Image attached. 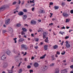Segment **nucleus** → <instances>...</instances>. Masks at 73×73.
I'll list each match as a JSON object with an SVG mask.
<instances>
[{
  "label": "nucleus",
  "instance_id": "59",
  "mask_svg": "<svg viewBox=\"0 0 73 73\" xmlns=\"http://www.w3.org/2000/svg\"><path fill=\"white\" fill-rule=\"evenodd\" d=\"M62 29H65V28L64 26L63 27H62L61 28Z\"/></svg>",
  "mask_w": 73,
  "mask_h": 73
},
{
  "label": "nucleus",
  "instance_id": "16",
  "mask_svg": "<svg viewBox=\"0 0 73 73\" xmlns=\"http://www.w3.org/2000/svg\"><path fill=\"white\" fill-rule=\"evenodd\" d=\"M31 24H36V22L35 21H32L31 22Z\"/></svg>",
  "mask_w": 73,
  "mask_h": 73
},
{
  "label": "nucleus",
  "instance_id": "41",
  "mask_svg": "<svg viewBox=\"0 0 73 73\" xmlns=\"http://www.w3.org/2000/svg\"><path fill=\"white\" fill-rule=\"evenodd\" d=\"M69 19H66V23H68V22H69Z\"/></svg>",
  "mask_w": 73,
  "mask_h": 73
},
{
  "label": "nucleus",
  "instance_id": "38",
  "mask_svg": "<svg viewBox=\"0 0 73 73\" xmlns=\"http://www.w3.org/2000/svg\"><path fill=\"white\" fill-rule=\"evenodd\" d=\"M70 13H71V14H73V9L70 10Z\"/></svg>",
  "mask_w": 73,
  "mask_h": 73
},
{
  "label": "nucleus",
  "instance_id": "42",
  "mask_svg": "<svg viewBox=\"0 0 73 73\" xmlns=\"http://www.w3.org/2000/svg\"><path fill=\"white\" fill-rule=\"evenodd\" d=\"M27 68H28V69H30V68H31V66H30V65H29L27 66Z\"/></svg>",
  "mask_w": 73,
  "mask_h": 73
},
{
  "label": "nucleus",
  "instance_id": "10",
  "mask_svg": "<svg viewBox=\"0 0 73 73\" xmlns=\"http://www.w3.org/2000/svg\"><path fill=\"white\" fill-rule=\"evenodd\" d=\"M6 7H5V6H3L2 7H1L0 8V11H3L4 9Z\"/></svg>",
  "mask_w": 73,
  "mask_h": 73
},
{
  "label": "nucleus",
  "instance_id": "19",
  "mask_svg": "<svg viewBox=\"0 0 73 73\" xmlns=\"http://www.w3.org/2000/svg\"><path fill=\"white\" fill-rule=\"evenodd\" d=\"M53 48L54 49H57L58 48V46L57 45H55L53 46Z\"/></svg>",
  "mask_w": 73,
  "mask_h": 73
},
{
  "label": "nucleus",
  "instance_id": "51",
  "mask_svg": "<svg viewBox=\"0 0 73 73\" xmlns=\"http://www.w3.org/2000/svg\"><path fill=\"white\" fill-rule=\"evenodd\" d=\"M65 5V3L62 2V5Z\"/></svg>",
  "mask_w": 73,
  "mask_h": 73
},
{
  "label": "nucleus",
  "instance_id": "63",
  "mask_svg": "<svg viewBox=\"0 0 73 73\" xmlns=\"http://www.w3.org/2000/svg\"><path fill=\"white\" fill-rule=\"evenodd\" d=\"M54 60V58L53 57H52V60Z\"/></svg>",
  "mask_w": 73,
  "mask_h": 73
},
{
  "label": "nucleus",
  "instance_id": "8",
  "mask_svg": "<svg viewBox=\"0 0 73 73\" xmlns=\"http://www.w3.org/2000/svg\"><path fill=\"white\" fill-rule=\"evenodd\" d=\"M63 15L64 17H68L69 15L66 13H63Z\"/></svg>",
  "mask_w": 73,
  "mask_h": 73
},
{
  "label": "nucleus",
  "instance_id": "2",
  "mask_svg": "<svg viewBox=\"0 0 73 73\" xmlns=\"http://www.w3.org/2000/svg\"><path fill=\"white\" fill-rule=\"evenodd\" d=\"M66 46L67 48H69L70 47V44L69 43L68 41H66L65 42Z\"/></svg>",
  "mask_w": 73,
  "mask_h": 73
},
{
  "label": "nucleus",
  "instance_id": "44",
  "mask_svg": "<svg viewBox=\"0 0 73 73\" xmlns=\"http://www.w3.org/2000/svg\"><path fill=\"white\" fill-rule=\"evenodd\" d=\"M70 68L71 69H73V65H72L71 66H70Z\"/></svg>",
  "mask_w": 73,
  "mask_h": 73
},
{
  "label": "nucleus",
  "instance_id": "22",
  "mask_svg": "<svg viewBox=\"0 0 73 73\" xmlns=\"http://www.w3.org/2000/svg\"><path fill=\"white\" fill-rule=\"evenodd\" d=\"M8 72L9 73H13V70L11 69V70H8Z\"/></svg>",
  "mask_w": 73,
  "mask_h": 73
},
{
  "label": "nucleus",
  "instance_id": "30",
  "mask_svg": "<svg viewBox=\"0 0 73 73\" xmlns=\"http://www.w3.org/2000/svg\"><path fill=\"white\" fill-rule=\"evenodd\" d=\"M22 72V69H20L18 73H21Z\"/></svg>",
  "mask_w": 73,
  "mask_h": 73
},
{
  "label": "nucleus",
  "instance_id": "21",
  "mask_svg": "<svg viewBox=\"0 0 73 73\" xmlns=\"http://www.w3.org/2000/svg\"><path fill=\"white\" fill-rule=\"evenodd\" d=\"M23 19H24V20H25L27 18V15H23Z\"/></svg>",
  "mask_w": 73,
  "mask_h": 73
},
{
  "label": "nucleus",
  "instance_id": "13",
  "mask_svg": "<svg viewBox=\"0 0 73 73\" xmlns=\"http://www.w3.org/2000/svg\"><path fill=\"white\" fill-rule=\"evenodd\" d=\"M6 53L7 55H8L9 56H10L11 53V51L9 50H7L6 51Z\"/></svg>",
  "mask_w": 73,
  "mask_h": 73
},
{
  "label": "nucleus",
  "instance_id": "48",
  "mask_svg": "<svg viewBox=\"0 0 73 73\" xmlns=\"http://www.w3.org/2000/svg\"><path fill=\"white\" fill-rule=\"evenodd\" d=\"M38 21L39 23L41 22V19H38Z\"/></svg>",
  "mask_w": 73,
  "mask_h": 73
},
{
  "label": "nucleus",
  "instance_id": "64",
  "mask_svg": "<svg viewBox=\"0 0 73 73\" xmlns=\"http://www.w3.org/2000/svg\"><path fill=\"white\" fill-rule=\"evenodd\" d=\"M18 36H19V38H21V36L20 35H19Z\"/></svg>",
  "mask_w": 73,
  "mask_h": 73
},
{
  "label": "nucleus",
  "instance_id": "20",
  "mask_svg": "<svg viewBox=\"0 0 73 73\" xmlns=\"http://www.w3.org/2000/svg\"><path fill=\"white\" fill-rule=\"evenodd\" d=\"M48 38L47 37L46 39L45 40V41L46 42H47V43H48V41H49V40L48 39Z\"/></svg>",
  "mask_w": 73,
  "mask_h": 73
},
{
  "label": "nucleus",
  "instance_id": "11",
  "mask_svg": "<svg viewBox=\"0 0 73 73\" xmlns=\"http://www.w3.org/2000/svg\"><path fill=\"white\" fill-rule=\"evenodd\" d=\"M43 38L44 39H45V38H46V36L47 35V33L46 32H44L43 33Z\"/></svg>",
  "mask_w": 73,
  "mask_h": 73
},
{
  "label": "nucleus",
  "instance_id": "28",
  "mask_svg": "<svg viewBox=\"0 0 73 73\" xmlns=\"http://www.w3.org/2000/svg\"><path fill=\"white\" fill-rule=\"evenodd\" d=\"M64 32H61V31H60L59 32V33L60 34H61V35H64Z\"/></svg>",
  "mask_w": 73,
  "mask_h": 73
},
{
  "label": "nucleus",
  "instance_id": "36",
  "mask_svg": "<svg viewBox=\"0 0 73 73\" xmlns=\"http://www.w3.org/2000/svg\"><path fill=\"white\" fill-rule=\"evenodd\" d=\"M34 66H35V67H37V63H35L34 64Z\"/></svg>",
  "mask_w": 73,
  "mask_h": 73
},
{
  "label": "nucleus",
  "instance_id": "14",
  "mask_svg": "<svg viewBox=\"0 0 73 73\" xmlns=\"http://www.w3.org/2000/svg\"><path fill=\"white\" fill-rule=\"evenodd\" d=\"M48 45H45L44 46V50H48Z\"/></svg>",
  "mask_w": 73,
  "mask_h": 73
},
{
  "label": "nucleus",
  "instance_id": "1",
  "mask_svg": "<svg viewBox=\"0 0 73 73\" xmlns=\"http://www.w3.org/2000/svg\"><path fill=\"white\" fill-rule=\"evenodd\" d=\"M21 48L22 49H23V48L26 50H27L28 49V47L27 46V45L23 44L21 45Z\"/></svg>",
  "mask_w": 73,
  "mask_h": 73
},
{
  "label": "nucleus",
  "instance_id": "17",
  "mask_svg": "<svg viewBox=\"0 0 73 73\" xmlns=\"http://www.w3.org/2000/svg\"><path fill=\"white\" fill-rule=\"evenodd\" d=\"M46 56V54H44V55H43L42 56H41L40 57V59H43V58H44L45 56Z\"/></svg>",
  "mask_w": 73,
  "mask_h": 73
},
{
  "label": "nucleus",
  "instance_id": "12",
  "mask_svg": "<svg viewBox=\"0 0 73 73\" xmlns=\"http://www.w3.org/2000/svg\"><path fill=\"white\" fill-rule=\"evenodd\" d=\"M45 11L43 10L40 9L39 11V13H45Z\"/></svg>",
  "mask_w": 73,
  "mask_h": 73
},
{
  "label": "nucleus",
  "instance_id": "45",
  "mask_svg": "<svg viewBox=\"0 0 73 73\" xmlns=\"http://www.w3.org/2000/svg\"><path fill=\"white\" fill-rule=\"evenodd\" d=\"M56 54H58L59 55V54H60V52L58 51H57L56 52Z\"/></svg>",
  "mask_w": 73,
  "mask_h": 73
},
{
  "label": "nucleus",
  "instance_id": "53",
  "mask_svg": "<svg viewBox=\"0 0 73 73\" xmlns=\"http://www.w3.org/2000/svg\"><path fill=\"white\" fill-rule=\"evenodd\" d=\"M53 3L52 2H50V5H53Z\"/></svg>",
  "mask_w": 73,
  "mask_h": 73
},
{
  "label": "nucleus",
  "instance_id": "6",
  "mask_svg": "<svg viewBox=\"0 0 73 73\" xmlns=\"http://www.w3.org/2000/svg\"><path fill=\"white\" fill-rule=\"evenodd\" d=\"M8 29L9 31V32L10 33H12L13 32V29L11 27H9L8 28Z\"/></svg>",
  "mask_w": 73,
  "mask_h": 73
},
{
  "label": "nucleus",
  "instance_id": "26",
  "mask_svg": "<svg viewBox=\"0 0 73 73\" xmlns=\"http://www.w3.org/2000/svg\"><path fill=\"white\" fill-rule=\"evenodd\" d=\"M35 1L34 0H33V1H30V3H35Z\"/></svg>",
  "mask_w": 73,
  "mask_h": 73
},
{
  "label": "nucleus",
  "instance_id": "34",
  "mask_svg": "<svg viewBox=\"0 0 73 73\" xmlns=\"http://www.w3.org/2000/svg\"><path fill=\"white\" fill-rule=\"evenodd\" d=\"M16 25H17V27H20V26H21V25L20 24H17Z\"/></svg>",
  "mask_w": 73,
  "mask_h": 73
},
{
  "label": "nucleus",
  "instance_id": "62",
  "mask_svg": "<svg viewBox=\"0 0 73 73\" xmlns=\"http://www.w3.org/2000/svg\"><path fill=\"white\" fill-rule=\"evenodd\" d=\"M20 61H23V58H20L19 59Z\"/></svg>",
  "mask_w": 73,
  "mask_h": 73
},
{
  "label": "nucleus",
  "instance_id": "15",
  "mask_svg": "<svg viewBox=\"0 0 73 73\" xmlns=\"http://www.w3.org/2000/svg\"><path fill=\"white\" fill-rule=\"evenodd\" d=\"M18 15L20 16H22L24 15V12L22 11H20L18 13Z\"/></svg>",
  "mask_w": 73,
  "mask_h": 73
},
{
  "label": "nucleus",
  "instance_id": "43",
  "mask_svg": "<svg viewBox=\"0 0 73 73\" xmlns=\"http://www.w3.org/2000/svg\"><path fill=\"white\" fill-rule=\"evenodd\" d=\"M25 34V33L24 32V31H22L21 33V34L22 35H24Z\"/></svg>",
  "mask_w": 73,
  "mask_h": 73
},
{
  "label": "nucleus",
  "instance_id": "55",
  "mask_svg": "<svg viewBox=\"0 0 73 73\" xmlns=\"http://www.w3.org/2000/svg\"><path fill=\"white\" fill-rule=\"evenodd\" d=\"M34 58H35V57H33V56H32L31 58V60H33Z\"/></svg>",
  "mask_w": 73,
  "mask_h": 73
},
{
  "label": "nucleus",
  "instance_id": "9",
  "mask_svg": "<svg viewBox=\"0 0 73 73\" xmlns=\"http://www.w3.org/2000/svg\"><path fill=\"white\" fill-rule=\"evenodd\" d=\"M15 60L17 62H19V58H18V56H15Z\"/></svg>",
  "mask_w": 73,
  "mask_h": 73
},
{
  "label": "nucleus",
  "instance_id": "3",
  "mask_svg": "<svg viewBox=\"0 0 73 73\" xmlns=\"http://www.w3.org/2000/svg\"><path fill=\"white\" fill-rule=\"evenodd\" d=\"M47 66H46L43 65L42 67L41 70L42 71H45L47 69Z\"/></svg>",
  "mask_w": 73,
  "mask_h": 73
},
{
  "label": "nucleus",
  "instance_id": "61",
  "mask_svg": "<svg viewBox=\"0 0 73 73\" xmlns=\"http://www.w3.org/2000/svg\"><path fill=\"white\" fill-rule=\"evenodd\" d=\"M29 31L30 32H32V30L30 29H29Z\"/></svg>",
  "mask_w": 73,
  "mask_h": 73
},
{
  "label": "nucleus",
  "instance_id": "35",
  "mask_svg": "<svg viewBox=\"0 0 73 73\" xmlns=\"http://www.w3.org/2000/svg\"><path fill=\"white\" fill-rule=\"evenodd\" d=\"M29 72L30 73H33V70H30Z\"/></svg>",
  "mask_w": 73,
  "mask_h": 73
},
{
  "label": "nucleus",
  "instance_id": "7",
  "mask_svg": "<svg viewBox=\"0 0 73 73\" xmlns=\"http://www.w3.org/2000/svg\"><path fill=\"white\" fill-rule=\"evenodd\" d=\"M6 58H7V56L5 55H3L1 58V59L2 60H5Z\"/></svg>",
  "mask_w": 73,
  "mask_h": 73
},
{
  "label": "nucleus",
  "instance_id": "52",
  "mask_svg": "<svg viewBox=\"0 0 73 73\" xmlns=\"http://www.w3.org/2000/svg\"><path fill=\"white\" fill-rule=\"evenodd\" d=\"M45 64H48V61L46 60L45 61Z\"/></svg>",
  "mask_w": 73,
  "mask_h": 73
},
{
  "label": "nucleus",
  "instance_id": "56",
  "mask_svg": "<svg viewBox=\"0 0 73 73\" xmlns=\"http://www.w3.org/2000/svg\"><path fill=\"white\" fill-rule=\"evenodd\" d=\"M3 27H4L5 28H7V26L5 25V24H4L3 25Z\"/></svg>",
  "mask_w": 73,
  "mask_h": 73
},
{
  "label": "nucleus",
  "instance_id": "49",
  "mask_svg": "<svg viewBox=\"0 0 73 73\" xmlns=\"http://www.w3.org/2000/svg\"><path fill=\"white\" fill-rule=\"evenodd\" d=\"M24 25L25 26V27H28V25L27 24H25Z\"/></svg>",
  "mask_w": 73,
  "mask_h": 73
},
{
  "label": "nucleus",
  "instance_id": "23",
  "mask_svg": "<svg viewBox=\"0 0 73 73\" xmlns=\"http://www.w3.org/2000/svg\"><path fill=\"white\" fill-rule=\"evenodd\" d=\"M29 3H27L25 5V7L26 8H29Z\"/></svg>",
  "mask_w": 73,
  "mask_h": 73
},
{
  "label": "nucleus",
  "instance_id": "40",
  "mask_svg": "<svg viewBox=\"0 0 73 73\" xmlns=\"http://www.w3.org/2000/svg\"><path fill=\"white\" fill-rule=\"evenodd\" d=\"M16 1H14L13 3V5H15L16 4Z\"/></svg>",
  "mask_w": 73,
  "mask_h": 73
},
{
  "label": "nucleus",
  "instance_id": "60",
  "mask_svg": "<svg viewBox=\"0 0 73 73\" xmlns=\"http://www.w3.org/2000/svg\"><path fill=\"white\" fill-rule=\"evenodd\" d=\"M53 25V23H51L50 24H49V25Z\"/></svg>",
  "mask_w": 73,
  "mask_h": 73
},
{
  "label": "nucleus",
  "instance_id": "27",
  "mask_svg": "<svg viewBox=\"0 0 73 73\" xmlns=\"http://www.w3.org/2000/svg\"><path fill=\"white\" fill-rule=\"evenodd\" d=\"M54 8H55V10L58 9L59 8V7L58 6H54Z\"/></svg>",
  "mask_w": 73,
  "mask_h": 73
},
{
  "label": "nucleus",
  "instance_id": "4",
  "mask_svg": "<svg viewBox=\"0 0 73 73\" xmlns=\"http://www.w3.org/2000/svg\"><path fill=\"white\" fill-rule=\"evenodd\" d=\"M5 23L6 25H8V24H10V19H9L7 20L6 21Z\"/></svg>",
  "mask_w": 73,
  "mask_h": 73
},
{
  "label": "nucleus",
  "instance_id": "37",
  "mask_svg": "<svg viewBox=\"0 0 73 73\" xmlns=\"http://www.w3.org/2000/svg\"><path fill=\"white\" fill-rule=\"evenodd\" d=\"M6 32L5 30H3L2 31L3 33H5Z\"/></svg>",
  "mask_w": 73,
  "mask_h": 73
},
{
  "label": "nucleus",
  "instance_id": "39",
  "mask_svg": "<svg viewBox=\"0 0 73 73\" xmlns=\"http://www.w3.org/2000/svg\"><path fill=\"white\" fill-rule=\"evenodd\" d=\"M25 3V1H23L21 3V5H23V4H24Z\"/></svg>",
  "mask_w": 73,
  "mask_h": 73
},
{
  "label": "nucleus",
  "instance_id": "50",
  "mask_svg": "<svg viewBox=\"0 0 73 73\" xmlns=\"http://www.w3.org/2000/svg\"><path fill=\"white\" fill-rule=\"evenodd\" d=\"M35 4H32L31 5V7H34V6H35Z\"/></svg>",
  "mask_w": 73,
  "mask_h": 73
},
{
  "label": "nucleus",
  "instance_id": "54",
  "mask_svg": "<svg viewBox=\"0 0 73 73\" xmlns=\"http://www.w3.org/2000/svg\"><path fill=\"white\" fill-rule=\"evenodd\" d=\"M64 41H62V43H60L61 45H63V43H64Z\"/></svg>",
  "mask_w": 73,
  "mask_h": 73
},
{
  "label": "nucleus",
  "instance_id": "18",
  "mask_svg": "<svg viewBox=\"0 0 73 73\" xmlns=\"http://www.w3.org/2000/svg\"><path fill=\"white\" fill-rule=\"evenodd\" d=\"M24 40V39L23 38H21L19 39V42H22V41H23Z\"/></svg>",
  "mask_w": 73,
  "mask_h": 73
},
{
  "label": "nucleus",
  "instance_id": "47",
  "mask_svg": "<svg viewBox=\"0 0 73 73\" xmlns=\"http://www.w3.org/2000/svg\"><path fill=\"white\" fill-rule=\"evenodd\" d=\"M68 38H69V36H66L65 37V39H68Z\"/></svg>",
  "mask_w": 73,
  "mask_h": 73
},
{
  "label": "nucleus",
  "instance_id": "57",
  "mask_svg": "<svg viewBox=\"0 0 73 73\" xmlns=\"http://www.w3.org/2000/svg\"><path fill=\"white\" fill-rule=\"evenodd\" d=\"M34 9H35V8L34 7H33L32 9V11H34Z\"/></svg>",
  "mask_w": 73,
  "mask_h": 73
},
{
  "label": "nucleus",
  "instance_id": "25",
  "mask_svg": "<svg viewBox=\"0 0 73 73\" xmlns=\"http://www.w3.org/2000/svg\"><path fill=\"white\" fill-rule=\"evenodd\" d=\"M22 30H23V31H24V32H26L27 31V29L24 28H22Z\"/></svg>",
  "mask_w": 73,
  "mask_h": 73
},
{
  "label": "nucleus",
  "instance_id": "58",
  "mask_svg": "<svg viewBox=\"0 0 73 73\" xmlns=\"http://www.w3.org/2000/svg\"><path fill=\"white\" fill-rule=\"evenodd\" d=\"M19 3H18V4H20V3H21V2L20 1V0H19Z\"/></svg>",
  "mask_w": 73,
  "mask_h": 73
},
{
  "label": "nucleus",
  "instance_id": "32",
  "mask_svg": "<svg viewBox=\"0 0 73 73\" xmlns=\"http://www.w3.org/2000/svg\"><path fill=\"white\" fill-rule=\"evenodd\" d=\"M65 52L64 51H63L62 52L61 54H62V55H64V54H65Z\"/></svg>",
  "mask_w": 73,
  "mask_h": 73
},
{
  "label": "nucleus",
  "instance_id": "5",
  "mask_svg": "<svg viewBox=\"0 0 73 73\" xmlns=\"http://www.w3.org/2000/svg\"><path fill=\"white\" fill-rule=\"evenodd\" d=\"M8 63L5 62L4 63V65L3 66L4 68H7V67L8 66Z\"/></svg>",
  "mask_w": 73,
  "mask_h": 73
},
{
  "label": "nucleus",
  "instance_id": "24",
  "mask_svg": "<svg viewBox=\"0 0 73 73\" xmlns=\"http://www.w3.org/2000/svg\"><path fill=\"white\" fill-rule=\"evenodd\" d=\"M43 31V29H42L40 28L39 29V30L38 31V32H41V31Z\"/></svg>",
  "mask_w": 73,
  "mask_h": 73
},
{
  "label": "nucleus",
  "instance_id": "29",
  "mask_svg": "<svg viewBox=\"0 0 73 73\" xmlns=\"http://www.w3.org/2000/svg\"><path fill=\"white\" fill-rule=\"evenodd\" d=\"M23 11L24 12H28V11L27 10L25 9H23Z\"/></svg>",
  "mask_w": 73,
  "mask_h": 73
},
{
  "label": "nucleus",
  "instance_id": "31",
  "mask_svg": "<svg viewBox=\"0 0 73 73\" xmlns=\"http://www.w3.org/2000/svg\"><path fill=\"white\" fill-rule=\"evenodd\" d=\"M16 39H17V38H15L13 39L14 40H15V41L14 42L15 43H16L17 42V41H16Z\"/></svg>",
  "mask_w": 73,
  "mask_h": 73
},
{
  "label": "nucleus",
  "instance_id": "46",
  "mask_svg": "<svg viewBox=\"0 0 73 73\" xmlns=\"http://www.w3.org/2000/svg\"><path fill=\"white\" fill-rule=\"evenodd\" d=\"M61 72L62 73H65V70H62L61 71Z\"/></svg>",
  "mask_w": 73,
  "mask_h": 73
},
{
  "label": "nucleus",
  "instance_id": "33",
  "mask_svg": "<svg viewBox=\"0 0 73 73\" xmlns=\"http://www.w3.org/2000/svg\"><path fill=\"white\" fill-rule=\"evenodd\" d=\"M54 65V63H52L50 65V66H53Z\"/></svg>",
  "mask_w": 73,
  "mask_h": 73
}]
</instances>
